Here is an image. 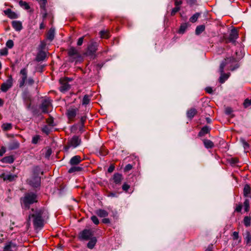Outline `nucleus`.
Masks as SVG:
<instances>
[{
    "label": "nucleus",
    "instance_id": "18",
    "mask_svg": "<svg viewBox=\"0 0 251 251\" xmlns=\"http://www.w3.org/2000/svg\"><path fill=\"white\" fill-rule=\"evenodd\" d=\"M16 245L12 242L9 243L4 248L3 251H15Z\"/></svg>",
    "mask_w": 251,
    "mask_h": 251
},
{
    "label": "nucleus",
    "instance_id": "28",
    "mask_svg": "<svg viewBox=\"0 0 251 251\" xmlns=\"http://www.w3.org/2000/svg\"><path fill=\"white\" fill-rule=\"evenodd\" d=\"M197 113V110L195 108H191L187 112V117L189 118H192Z\"/></svg>",
    "mask_w": 251,
    "mask_h": 251
},
{
    "label": "nucleus",
    "instance_id": "51",
    "mask_svg": "<svg viewBox=\"0 0 251 251\" xmlns=\"http://www.w3.org/2000/svg\"><path fill=\"white\" fill-rule=\"evenodd\" d=\"M232 238L234 240H237L239 238V233L237 231H234L233 232L232 235Z\"/></svg>",
    "mask_w": 251,
    "mask_h": 251
},
{
    "label": "nucleus",
    "instance_id": "33",
    "mask_svg": "<svg viewBox=\"0 0 251 251\" xmlns=\"http://www.w3.org/2000/svg\"><path fill=\"white\" fill-rule=\"evenodd\" d=\"M2 161L6 163H12L14 162V158L11 156H6L2 158Z\"/></svg>",
    "mask_w": 251,
    "mask_h": 251
},
{
    "label": "nucleus",
    "instance_id": "7",
    "mask_svg": "<svg viewBox=\"0 0 251 251\" xmlns=\"http://www.w3.org/2000/svg\"><path fill=\"white\" fill-rule=\"evenodd\" d=\"M72 80V78L69 77L61 78L60 79L61 86L59 90L61 92L65 93L70 88V85L68 84L69 81Z\"/></svg>",
    "mask_w": 251,
    "mask_h": 251
},
{
    "label": "nucleus",
    "instance_id": "64",
    "mask_svg": "<svg viewBox=\"0 0 251 251\" xmlns=\"http://www.w3.org/2000/svg\"><path fill=\"white\" fill-rule=\"evenodd\" d=\"M108 197H116L117 196V194L116 193L110 192V193L108 194Z\"/></svg>",
    "mask_w": 251,
    "mask_h": 251
},
{
    "label": "nucleus",
    "instance_id": "43",
    "mask_svg": "<svg viewBox=\"0 0 251 251\" xmlns=\"http://www.w3.org/2000/svg\"><path fill=\"white\" fill-rule=\"evenodd\" d=\"M199 16L200 14L199 13L195 14L190 18V21L192 23H195L197 21Z\"/></svg>",
    "mask_w": 251,
    "mask_h": 251
},
{
    "label": "nucleus",
    "instance_id": "26",
    "mask_svg": "<svg viewBox=\"0 0 251 251\" xmlns=\"http://www.w3.org/2000/svg\"><path fill=\"white\" fill-rule=\"evenodd\" d=\"M210 131V128L207 126L203 127L199 133V135L202 136Z\"/></svg>",
    "mask_w": 251,
    "mask_h": 251
},
{
    "label": "nucleus",
    "instance_id": "4",
    "mask_svg": "<svg viewBox=\"0 0 251 251\" xmlns=\"http://www.w3.org/2000/svg\"><path fill=\"white\" fill-rule=\"evenodd\" d=\"M22 201L24 206L27 208H29L30 204L37 202V195L31 192L26 193L22 198Z\"/></svg>",
    "mask_w": 251,
    "mask_h": 251
},
{
    "label": "nucleus",
    "instance_id": "27",
    "mask_svg": "<svg viewBox=\"0 0 251 251\" xmlns=\"http://www.w3.org/2000/svg\"><path fill=\"white\" fill-rule=\"evenodd\" d=\"M24 100H25V103L26 108L28 110L30 109L31 103V99H30V97L27 96V97H25Z\"/></svg>",
    "mask_w": 251,
    "mask_h": 251
},
{
    "label": "nucleus",
    "instance_id": "41",
    "mask_svg": "<svg viewBox=\"0 0 251 251\" xmlns=\"http://www.w3.org/2000/svg\"><path fill=\"white\" fill-rule=\"evenodd\" d=\"M187 27V25L186 24H183L181 25L179 29L178 30V33L180 34H183L185 31L186 28Z\"/></svg>",
    "mask_w": 251,
    "mask_h": 251
},
{
    "label": "nucleus",
    "instance_id": "22",
    "mask_svg": "<svg viewBox=\"0 0 251 251\" xmlns=\"http://www.w3.org/2000/svg\"><path fill=\"white\" fill-rule=\"evenodd\" d=\"M4 13L5 15L11 19H16L18 17L17 15L14 12H13L10 9H8L6 10H5Z\"/></svg>",
    "mask_w": 251,
    "mask_h": 251
},
{
    "label": "nucleus",
    "instance_id": "59",
    "mask_svg": "<svg viewBox=\"0 0 251 251\" xmlns=\"http://www.w3.org/2000/svg\"><path fill=\"white\" fill-rule=\"evenodd\" d=\"M205 91L209 94H211L213 92L212 88L210 87H208L205 88Z\"/></svg>",
    "mask_w": 251,
    "mask_h": 251
},
{
    "label": "nucleus",
    "instance_id": "1",
    "mask_svg": "<svg viewBox=\"0 0 251 251\" xmlns=\"http://www.w3.org/2000/svg\"><path fill=\"white\" fill-rule=\"evenodd\" d=\"M26 222V226L28 228L30 226V220L32 218L34 228L36 229L42 228L44 226V219L43 218V211L41 209H31Z\"/></svg>",
    "mask_w": 251,
    "mask_h": 251
},
{
    "label": "nucleus",
    "instance_id": "47",
    "mask_svg": "<svg viewBox=\"0 0 251 251\" xmlns=\"http://www.w3.org/2000/svg\"><path fill=\"white\" fill-rule=\"evenodd\" d=\"M243 105L245 108H247L251 105V100L246 99L243 103Z\"/></svg>",
    "mask_w": 251,
    "mask_h": 251
},
{
    "label": "nucleus",
    "instance_id": "53",
    "mask_svg": "<svg viewBox=\"0 0 251 251\" xmlns=\"http://www.w3.org/2000/svg\"><path fill=\"white\" fill-rule=\"evenodd\" d=\"M47 123L49 125L51 126H53V120L52 117H50V118H48L47 120Z\"/></svg>",
    "mask_w": 251,
    "mask_h": 251
},
{
    "label": "nucleus",
    "instance_id": "34",
    "mask_svg": "<svg viewBox=\"0 0 251 251\" xmlns=\"http://www.w3.org/2000/svg\"><path fill=\"white\" fill-rule=\"evenodd\" d=\"M204 29H205L204 25H199L197 27V28L196 29L195 33L197 35H199L204 30Z\"/></svg>",
    "mask_w": 251,
    "mask_h": 251
},
{
    "label": "nucleus",
    "instance_id": "61",
    "mask_svg": "<svg viewBox=\"0 0 251 251\" xmlns=\"http://www.w3.org/2000/svg\"><path fill=\"white\" fill-rule=\"evenodd\" d=\"M238 162V159L236 158H231V163L235 164Z\"/></svg>",
    "mask_w": 251,
    "mask_h": 251
},
{
    "label": "nucleus",
    "instance_id": "56",
    "mask_svg": "<svg viewBox=\"0 0 251 251\" xmlns=\"http://www.w3.org/2000/svg\"><path fill=\"white\" fill-rule=\"evenodd\" d=\"M6 151V149L4 147H1L0 149V156H2Z\"/></svg>",
    "mask_w": 251,
    "mask_h": 251
},
{
    "label": "nucleus",
    "instance_id": "40",
    "mask_svg": "<svg viewBox=\"0 0 251 251\" xmlns=\"http://www.w3.org/2000/svg\"><path fill=\"white\" fill-rule=\"evenodd\" d=\"M38 0L39 2L40 5V8L42 10H45L46 4L47 3V0Z\"/></svg>",
    "mask_w": 251,
    "mask_h": 251
},
{
    "label": "nucleus",
    "instance_id": "16",
    "mask_svg": "<svg viewBox=\"0 0 251 251\" xmlns=\"http://www.w3.org/2000/svg\"><path fill=\"white\" fill-rule=\"evenodd\" d=\"M17 177V176L15 175L5 174L4 173L0 175V177L3 178L4 181L8 180L10 182L14 180Z\"/></svg>",
    "mask_w": 251,
    "mask_h": 251
},
{
    "label": "nucleus",
    "instance_id": "36",
    "mask_svg": "<svg viewBox=\"0 0 251 251\" xmlns=\"http://www.w3.org/2000/svg\"><path fill=\"white\" fill-rule=\"evenodd\" d=\"M19 5L26 10H28L30 8V6L25 1L20 0L19 2Z\"/></svg>",
    "mask_w": 251,
    "mask_h": 251
},
{
    "label": "nucleus",
    "instance_id": "15",
    "mask_svg": "<svg viewBox=\"0 0 251 251\" xmlns=\"http://www.w3.org/2000/svg\"><path fill=\"white\" fill-rule=\"evenodd\" d=\"M98 45L96 42L92 43L88 47V52L90 55H93L97 50Z\"/></svg>",
    "mask_w": 251,
    "mask_h": 251
},
{
    "label": "nucleus",
    "instance_id": "10",
    "mask_svg": "<svg viewBox=\"0 0 251 251\" xmlns=\"http://www.w3.org/2000/svg\"><path fill=\"white\" fill-rule=\"evenodd\" d=\"M68 54L71 58L70 59L71 62H73L75 59L80 57V54L78 50L74 47H71L68 50Z\"/></svg>",
    "mask_w": 251,
    "mask_h": 251
},
{
    "label": "nucleus",
    "instance_id": "20",
    "mask_svg": "<svg viewBox=\"0 0 251 251\" xmlns=\"http://www.w3.org/2000/svg\"><path fill=\"white\" fill-rule=\"evenodd\" d=\"M123 179L122 175L119 173L115 174L113 176V180L116 184H120Z\"/></svg>",
    "mask_w": 251,
    "mask_h": 251
},
{
    "label": "nucleus",
    "instance_id": "63",
    "mask_svg": "<svg viewBox=\"0 0 251 251\" xmlns=\"http://www.w3.org/2000/svg\"><path fill=\"white\" fill-rule=\"evenodd\" d=\"M102 222L104 224H109L110 223V220L108 218H104L102 219Z\"/></svg>",
    "mask_w": 251,
    "mask_h": 251
},
{
    "label": "nucleus",
    "instance_id": "17",
    "mask_svg": "<svg viewBox=\"0 0 251 251\" xmlns=\"http://www.w3.org/2000/svg\"><path fill=\"white\" fill-rule=\"evenodd\" d=\"M82 161L81 157L79 155H75L70 160V164L72 166L78 165Z\"/></svg>",
    "mask_w": 251,
    "mask_h": 251
},
{
    "label": "nucleus",
    "instance_id": "35",
    "mask_svg": "<svg viewBox=\"0 0 251 251\" xmlns=\"http://www.w3.org/2000/svg\"><path fill=\"white\" fill-rule=\"evenodd\" d=\"M19 145V143L18 141H13L10 144L9 148L10 150H14L18 148Z\"/></svg>",
    "mask_w": 251,
    "mask_h": 251
},
{
    "label": "nucleus",
    "instance_id": "5",
    "mask_svg": "<svg viewBox=\"0 0 251 251\" xmlns=\"http://www.w3.org/2000/svg\"><path fill=\"white\" fill-rule=\"evenodd\" d=\"M223 63L225 64L224 68H226L227 70L234 71L239 67L236 59L232 57H227L221 63V64Z\"/></svg>",
    "mask_w": 251,
    "mask_h": 251
},
{
    "label": "nucleus",
    "instance_id": "24",
    "mask_svg": "<svg viewBox=\"0 0 251 251\" xmlns=\"http://www.w3.org/2000/svg\"><path fill=\"white\" fill-rule=\"evenodd\" d=\"M203 142L204 147L207 149H211L214 147V143L210 140L204 139Z\"/></svg>",
    "mask_w": 251,
    "mask_h": 251
},
{
    "label": "nucleus",
    "instance_id": "44",
    "mask_svg": "<svg viewBox=\"0 0 251 251\" xmlns=\"http://www.w3.org/2000/svg\"><path fill=\"white\" fill-rule=\"evenodd\" d=\"M100 35L101 38H108L109 37V33L108 31H101L100 32Z\"/></svg>",
    "mask_w": 251,
    "mask_h": 251
},
{
    "label": "nucleus",
    "instance_id": "45",
    "mask_svg": "<svg viewBox=\"0 0 251 251\" xmlns=\"http://www.w3.org/2000/svg\"><path fill=\"white\" fill-rule=\"evenodd\" d=\"M180 9V6H176L174 7L171 11V15L174 16L176 13L179 11Z\"/></svg>",
    "mask_w": 251,
    "mask_h": 251
},
{
    "label": "nucleus",
    "instance_id": "12",
    "mask_svg": "<svg viewBox=\"0 0 251 251\" xmlns=\"http://www.w3.org/2000/svg\"><path fill=\"white\" fill-rule=\"evenodd\" d=\"M238 37V32L236 29L231 30L229 37L226 38V43H234Z\"/></svg>",
    "mask_w": 251,
    "mask_h": 251
},
{
    "label": "nucleus",
    "instance_id": "29",
    "mask_svg": "<svg viewBox=\"0 0 251 251\" xmlns=\"http://www.w3.org/2000/svg\"><path fill=\"white\" fill-rule=\"evenodd\" d=\"M251 191V187L248 185L246 184L245 185L244 188V196L245 197H247L249 196V194H250Z\"/></svg>",
    "mask_w": 251,
    "mask_h": 251
},
{
    "label": "nucleus",
    "instance_id": "49",
    "mask_svg": "<svg viewBox=\"0 0 251 251\" xmlns=\"http://www.w3.org/2000/svg\"><path fill=\"white\" fill-rule=\"evenodd\" d=\"M8 54V50L6 48L0 50V54L1 55H6Z\"/></svg>",
    "mask_w": 251,
    "mask_h": 251
},
{
    "label": "nucleus",
    "instance_id": "6",
    "mask_svg": "<svg viewBox=\"0 0 251 251\" xmlns=\"http://www.w3.org/2000/svg\"><path fill=\"white\" fill-rule=\"evenodd\" d=\"M80 138L77 136H74L69 139L67 144L64 147V150L68 151L70 148H75L80 144Z\"/></svg>",
    "mask_w": 251,
    "mask_h": 251
},
{
    "label": "nucleus",
    "instance_id": "55",
    "mask_svg": "<svg viewBox=\"0 0 251 251\" xmlns=\"http://www.w3.org/2000/svg\"><path fill=\"white\" fill-rule=\"evenodd\" d=\"M130 186L127 183H124L122 186V189L125 191H127L129 188Z\"/></svg>",
    "mask_w": 251,
    "mask_h": 251
},
{
    "label": "nucleus",
    "instance_id": "13",
    "mask_svg": "<svg viewBox=\"0 0 251 251\" xmlns=\"http://www.w3.org/2000/svg\"><path fill=\"white\" fill-rule=\"evenodd\" d=\"M51 105V102L49 99H44L40 106L42 112L44 113H48V108Z\"/></svg>",
    "mask_w": 251,
    "mask_h": 251
},
{
    "label": "nucleus",
    "instance_id": "37",
    "mask_svg": "<svg viewBox=\"0 0 251 251\" xmlns=\"http://www.w3.org/2000/svg\"><path fill=\"white\" fill-rule=\"evenodd\" d=\"M245 240L246 241L247 245H251V234L250 232L247 231L246 233Z\"/></svg>",
    "mask_w": 251,
    "mask_h": 251
},
{
    "label": "nucleus",
    "instance_id": "31",
    "mask_svg": "<svg viewBox=\"0 0 251 251\" xmlns=\"http://www.w3.org/2000/svg\"><path fill=\"white\" fill-rule=\"evenodd\" d=\"M244 225L248 227L251 226V217L249 216H245L243 220Z\"/></svg>",
    "mask_w": 251,
    "mask_h": 251
},
{
    "label": "nucleus",
    "instance_id": "23",
    "mask_svg": "<svg viewBox=\"0 0 251 251\" xmlns=\"http://www.w3.org/2000/svg\"><path fill=\"white\" fill-rule=\"evenodd\" d=\"M55 30L53 28H51L48 31L47 35V38L50 40L52 41L54 37Z\"/></svg>",
    "mask_w": 251,
    "mask_h": 251
},
{
    "label": "nucleus",
    "instance_id": "62",
    "mask_svg": "<svg viewBox=\"0 0 251 251\" xmlns=\"http://www.w3.org/2000/svg\"><path fill=\"white\" fill-rule=\"evenodd\" d=\"M114 168H114V166L111 165L110 166H109V167L108 169V172L109 173H112L114 171Z\"/></svg>",
    "mask_w": 251,
    "mask_h": 251
},
{
    "label": "nucleus",
    "instance_id": "21",
    "mask_svg": "<svg viewBox=\"0 0 251 251\" xmlns=\"http://www.w3.org/2000/svg\"><path fill=\"white\" fill-rule=\"evenodd\" d=\"M89 241L87 244V247L90 249H92L95 247L97 240L95 237H92L89 239Z\"/></svg>",
    "mask_w": 251,
    "mask_h": 251
},
{
    "label": "nucleus",
    "instance_id": "25",
    "mask_svg": "<svg viewBox=\"0 0 251 251\" xmlns=\"http://www.w3.org/2000/svg\"><path fill=\"white\" fill-rule=\"evenodd\" d=\"M12 26L17 31H20L22 28V25L21 23L18 21H13L12 22Z\"/></svg>",
    "mask_w": 251,
    "mask_h": 251
},
{
    "label": "nucleus",
    "instance_id": "39",
    "mask_svg": "<svg viewBox=\"0 0 251 251\" xmlns=\"http://www.w3.org/2000/svg\"><path fill=\"white\" fill-rule=\"evenodd\" d=\"M90 97L88 95H86L84 96V97L82 99V105H87L90 102Z\"/></svg>",
    "mask_w": 251,
    "mask_h": 251
},
{
    "label": "nucleus",
    "instance_id": "42",
    "mask_svg": "<svg viewBox=\"0 0 251 251\" xmlns=\"http://www.w3.org/2000/svg\"><path fill=\"white\" fill-rule=\"evenodd\" d=\"M244 206L245 211L248 212L250 208V201L248 199L245 200L244 202Z\"/></svg>",
    "mask_w": 251,
    "mask_h": 251
},
{
    "label": "nucleus",
    "instance_id": "54",
    "mask_svg": "<svg viewBox=\"0 0 251 251\" xmlns=\"http://www.w3.org/2000/svg\"><path fill=\"white\" fill-rule=\"evenodd\" d=\"M84 38V36H82V37L79 38L78 39V41L77 42V46H81V45H82V44L83 43V42Z\"/></svg>",
    "mask_w": 251,
    "mask_h": 251
},
{
    "label": "nucleus",
    "instance_id": "46",
    "mask_svg": "<svg viewBox=\"0 0 251 251\" xmlns=\"http://www.w3.org/2000/svg\"><path fill=\"white\" fill-rule=\"evenodd\" d=\"M40 139V136L39 135H35L34 137H33L32 139V143L34 144H36L39 140Z\"/></svg>",
    "mask_w": 251,
    "mask_h": 251
},
{
    "label": "nucleus",
    "instance_id": "2",
    "mask_svg": "<svg viewBox=\"0 0 251 251\" xmlns=\"http://www.w3.org/2000/svg\"><path fill=\"white\" fill-rule=\"evenodd\" d=\"M40 173L43 174L40 168L39 167H35L33 170L34 176L28 180L29 184L33 187L37 188L40 185L41 178L39 176Z\"/></svg>",
    "mask_w": 251,
    "mask_h": 251
},
{
    "label": "nucleus",
    "instance_id": "9",
    "mask_svg": "<svg viewBox=\"0 0 251 251\" xmlns=\"http://www.w3.org/2000/svg\"><path fill=\"white\" fill-rule=\"evenodd\" d=\"M12 85L13 78L11 75H9L6 82L1 84L0 89L2 92H6L12 86Z\"/></svg>",
    "mask_w": 251,
    "mask_h": 251
},
{
    "label": "nucleus",
    "instance_id": "57",
    "mask_svg": "<svg viewBox=\"0 0 251 251\" xmlns=\"http://www.w3.org/2000/svg\"><path fill=\"white\" fill-rule=\"evenodd\" d=\"M182 3L181 0H175V5L176 6H179Z\"/></svg>",
    "mask_w": 251,
    "mask_h": 251
},
{
    "label": "nucleus",
    "instance_id": "30",
    "mask_svg": "<svg viewBox=\"0 0 251 251\" xmlns=\"http://www.w3.org/2000/svg\"><path fill=\"white\" fill-rule=\"evenodd\" d=\"M97 214L100 217H105L108 216L106 211L102 209H99L97 211Z\"/></svg>",
    "mask_w": 251,
    "mask_h": 251
},
{
    "label": "nucleus",
    "instance_id": "60",
    "mask_svg": "<svg viewBox=\"0 0 251 251\" xmlns=\"http://www.w3.org/2000/svg\"><path fill=\"white\" fill-rule=\"evenodd\" d=\"M232 112V110L230 107H226V113L227 114H230Z\"/></svg>",
    "mask_w": 251,
    "mask_h": 251
},
{
    "label": "nucleus",
    "instance_id": "38",
    "mask_svg": "<svg viewBox=\"0 0 251 251\" xmlns=\"http://www.w3.org/2000/svg\"><path fill=\"white\" fill-rule=\"evenodd\" d=\"M82 170V168L78 166L72 167L68 171L69 173H73L75 172H79Z\"/></svg>",
    "mask_w": 251,
    "mask_h": 251
},
{
    "label": "nucleus",
    "instance_id": "32",
    "mask_svg": "<svg viewBox=\"0 0 251 251\" xmlns=\"http://www.w3.org/2000/svg\"><path fill=\"white\" fill-rule=\"evenodd\" d=\"M12 127V125L10 123H4L1 126V128L3 131H8Z\"/></svg>",
    "mask_w": 251,
    "mask_h": 251
},
{
    "label": "nucleus",
    "instance_id": "14",
    "mask_svg": "<svg viewBox=\"0 0 251 251\" xmlns=\"http://www.w3.org/2000/svg\"><path fill=\"white\" fill-rule=\"evenodd\" d=\"M78 109L76 108H70L67 110V115L70 120L74 119L76 115Z\"/></svg>",
    "mask_w": 251,
    "mask_h": 251
},
{
    "label": "nucleus",
    "instance_id": "8",
    "mask_svg": "<svg viewBox=\"0 0 251 251\" xmlns=\"http://www.w3.org/2000/svg\"><path fill=\"white\" fill-rule=\"evenodd\" d=\"M93 236V232L91 230L85 229L81 231L78 238L80 240H89Z\"/></svg>",
    "mask_w": 251,
    "mask_h": 251
},
{
    "label": "nucleus",
    "instance_id": "58",
    "mask_svg": "<svg viewBox=\"0 0 251 251\" xmlns=\"http://www.w3.org/2000/svg\"><path fill=\"white\" fill-rule=\"evenodd\" d=\"M242 208V204L237 205L236 206L235 211L238 212H240L241 211Z\"/></svg>",
    "mask_w": 251,
    "mask_h": 251
},
{
    "label": "nucleus",
    "instance_id": "50",
    "mask_svg": "<svg viewBox=\"0 0 251 251\" xmlns=\"http://www.w3.org/2000/svg\"><path fill=\"white\" fill-rule=\"evenodd\" d=\"M91 220L95 225H98L99 223V221L98 218L96 216H93L91 217Z\"/></svg>",
    "mask_w": 251,
    "mask_h": 251
},
{
    "label": "nucleus",
    "instance_id": "3",
    "mask_svg": "<svg viewBox=\"0 0 251 251\" xmlns=\"http://www.w3.org/2000/svg\"><path fill=\"white\" fill-rule=\"evenodd\" d=\"M20 74L21 75V78L19 80V87L20 88L23 87L25 84H27L28 85H32L33 84L34 81L32 78L29 77L27 79V71L25 68L22 69Z\"/></svg>",
    "mask_w": 251,
    "mask_h": 251
},
{
    "label": "nucleus",
    "instance_id": "48",
    "mask_svg": "<svg viewBox=\"0 0 251 251\" xmlns=\"http://www.w3.org/2000/svg\"><path fill=\"white\" fill-rule=\"evenodd\" d=\"M6 47L9 49H11L14 46L13 41L11 40H9L6 43Z\"/></svg>",
    "mask_w": 251,
    "mask_h": 251
},
{
    "label": "nucleus",
    "instance_id": "19",
    "mask_svg": "<svg viewBox=\"0 0 251 251\" xmlns=\"http://www.w3.org/2000/svg\"><path fill=\"white\" fill-rule=\"evenodd\" d=\"M46 56V52L44 51L41 50L37 54L36 59L37 61H42L45 59Z\"/></svg>",
    "mask_w": 251,
    "mask_h": 251
},
{
    "label": "nucleus",
    "instance_id": "52",
    "mask_svg": "<svg viewBox=\"0 0 251 251\" xmlns=\"http://www.w3.org/2000/svg\"><path fill=\"white\" fill-rule=\"evenodd\" d=\"M132 168V166L129 164L126 165L124 168V171L125 172H128Z\"/></svg>",
    "mask_w": 251,
    "mask_h": 251
},
{
    "label": "nucleus",
    "instance_id": "11",
    "mask_svg": "<svg viewBox=\"0 0 251 251\" xmlns=\"http://www.w3.org/2000/svg\"><path fill=\"white\" fill-rule=\"evenodd\" d=\"M224 66L225 64H221L220 66V72L221 73V76L219 78V82L221 83H223L225 82V81L227 79L230 75V74H225L224 72Z\"/></svg>",
    "mask_w": 251,
    "mask_h": 251
}]
</instances>
